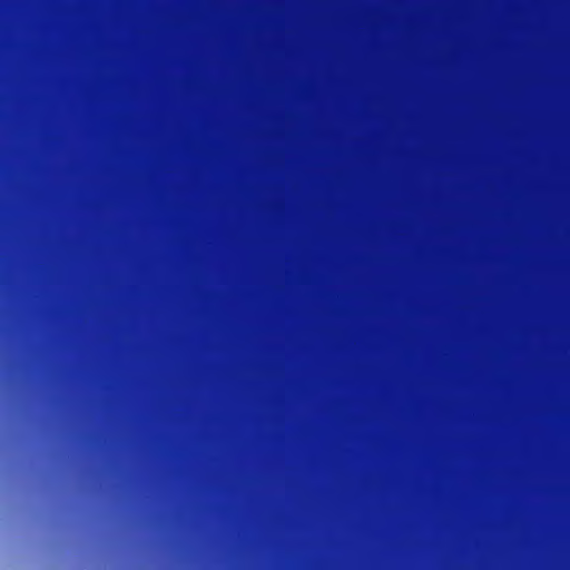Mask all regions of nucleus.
Here are the masks:
<instances>
[{"label":"nucleus","mask_w":570,"mask_h":570,"mask_svg":"<svg viewBox=\"0 0 570 570\" xmlns=\"http://www.w3.org/2000/svg\"><path fill=\"white\" fill-rule=\"evenodd\" d=\"M537 534H570V530H547L539 518V309H537Z\"/></svg>","instance_id":"obj_2"},{"label":"nucleus","mask_w":570,"mask_h":570,"mask_svg":"<svg viewBox=\"0 0 570 570\" xmlns=\"http://www.w3.org/2000/svg\"><path fill=\"white\" fill-rule=\"evenodd\" d=\"M363 543V542H402V543H522L525 551V570H534V537H308V543Z\"/></svg>","instance_id":"obj_1"},{"label":"nucleus","mask_w":570,"mask_h":570,"mask_svg":"<svg viewBox=\"0 0 570 570\" xmlns=\"http://www.w3.org/2000/svg\"><path fill=\"white\" fill-rule=\"evenodd\" d=\"M546 543H570V537H537V570H539V550Z\"/></svg>","instance_id":"obj_3"}]
</instances>
